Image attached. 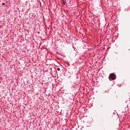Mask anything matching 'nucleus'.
Returning a JSON list of instances; mask_svg holds the SVG:
<instances>
[{"label": "nucleus", "instance_id": "3", "mask_svg": "<svg viewBox=\"0 0 130 130\" xmlns=\"http://www.w3.org/2000/svg\"><path fill=\"white\" fill-rule=\"evenodd\" d=\"M5 3H2V6H5Z\"/></svg>", "mask_w": 130, "mask_h": 130}, {"label": "nucleus", "instance_id": "4", "mask_svg": "<svg viewBox=\"0 0 130 130\" xmlns=\"http://www.w3.org/2000/svg\"><path fill=\"white\" fill-rule=\"evenodd\" d=\"M63 5H66V4L64 3V1H63Z\"/></svg>", "mask_w": 130, "mask_h": 130}, {"label": "nucleus", "instance_id": "2", "mask_svg": "<svg viewBox=\"0 0 130 130\" xmlns=\"http://www.w3.org/2000/svg\"><path fill=\"white\" fill-rule=\"evenodd\" d=\"M57 71H60V68H57Z\"/></svg>", "mask_w": 130, "mask_h": 130}, {"label": "nucleus", "instance_id": "1", "mask_svg": "<svg viewBox=\"0 0 130 130\" xmlns=\"http://www.w3.org/2000/svg\"><path fill=\"white\" fill-rule=\"evenodd\" d=\"M109 79L113 81L116 79V75L114 73H111L109 76Z\"/></svg>", "mask_w": 130, "mask_h": 130}]
</instances>
